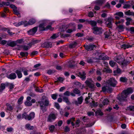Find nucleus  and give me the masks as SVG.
<instances>
[{
	"instance_id": "obj_1",
	"label": "nucleus",
	"mask_w": 134,
	"mask_h": 134,
	"mask_svg": "<svg viewBox=\"0 0 134 134\" xmlns=\"http://www.w3.org/2000/svg\"><path fill=\"white\" fill-rule=\"evenodd\" d=\"M134 90L131 88H129L123 91L120 95H119L118 96V99L120 101H125L129 94L132 93Z\"/></svg>"
},
{
	"instance_id": "obj_2",
	"label": "nucleus",
	"mask_w": 134,
	"mask_h": 134,
	"mask_svg": "<svg viewBox=\"0 0 134 134\" xmlns=\"http://www.w3.org/2000/svg\"><path fill=\"white\" fill-rule=\"evenodd\" d=\"M36 21V20L34 18H32L29 20L28 22L26 21H23L18 23H14V25L17 27L23 25L24 26H26L28 25H32L34 24Z\"/></svg>"
},
{
	"instance_id": "obj_3",
	"label": "nucleus",
	"mask_w": 134,
	"mask_h": 134,
	"mask_svg": "<svg viewBox=\"0 0 134 134\" xmlns=\"http://www.w3.org/2000/svg\"><path fill=\"white\" fill-rule=\"evenodd\" d=\"M48 23V21L46 20L43 21V23L40 24L38 26V30L40 31H43L49 29L51 30H52L53 28H52L50 25L47 26L46 27H45L46 24Z\"/></svg>"
},
{
	"instance_id": "obj_4",
	"label": "nucleus",
	"mask_w": 134,
	"mask_h": 134,
	"mask_svg": "<svg viewBox=\"0 0 134 134\" xmlns=\"http://www.w3.org/2000/svg\"><path fill=\"white\" fill-rule=\"evenodd\" d=\"M35 115V114L34 112L31 113L29 115L26 113H25L22 114V117L26 120H30L34 118Z\"/></svg>"
},
{
	"instance_id": "obj_5",
	"label": "nucleus",
	"mask_w": 134,
	"mask_h": 134,
	"mask_svg": "<svg viewBox=\"0 0 134 134\" xmlns=\"http://www.w3.org/2000/svg\"><path fill=\"white\" fill-rule=\"evenodd\" d=\"M39 103L40 104L41 109L43 112H45L46 110V108L45 106H47L48 105L49 103L47 99H43L39 102Z\"/></svg>"
},
{
	"instance_id": "obj_6",
	"label": "nucleus",
	"mask_w": 134,
	"mask_h": 134,
	"mask_svg": "<svg viewBox=\"0 0 134 134\" xmlns=\"http://www.w3.org/2000/svg\"><path fill=\"white\" fill-rule=\"evenodd\" d=\"M66 27L68 29L66 31V32L68 33H70L76 30V25L74 23H71L68 25H67Z\"/></svg>"
},
{
	"instance_id": "obj_7",
	"label": "nucleus",
	"mask_w": 134,
	"mask_h": 134,
	"mask_svg": "<svg viewBox=\"0 0 134 134\" xmlns=\"http://www.w3.org/2000/svg\"><path fill=\"white\" fill-rule=\"evenodd\" d=\"M107 83L109 86L115 87L116 86L117 82L115 78H110L107 81Z\"/></svg>"
},
{
	"instance_id": "obj_8",
	"label": "nucleus",
	"mask_w": 134,
	"mask_h": 134,
	"mask_svg": "<svg viewBox=\"0 0 134 134\" xmlns=\"http://www.w3.org/2000/svg\"><path fill=\"white\" fill-rule=\"evenodd\" d=\"M115 60L118 63L121 64L123 67L125 66L127 63H129V62H127V63H126V61L124 60L122 58H119L118 57L115 58Z\"/></svg>"
},
{
	"instance_id": "obj_9",
	"label": "nucleus",
	"mask_w": 134,
	"mask_h": 134,
	"mask_svg": "<svg viewBox=\"0 0 134 134\" xmlns=\"http://www.w3.org/2000/svg\"><path fill=\"white\" fill-rule=\"evenodd\" d=\"M134 47V43L129 42L126 43L122 45L121 48L124 49H126Z\"/></svg>"
},
{
	"instance_id": "obj_10",
	"label": "nucleus",
	"mask_w": 134,
	"mask_h": 134,
	"mask_svg": "<svg viewBox=\"0 0 134 134\" xmlns=\"http://www.w3.org/2000/svg\"><path fill=\"white\" fill-rule=\"evenodd\" d=\"M104 1V0H99L96 1V5L94 8L96 10H98L100 9V7Z\"/></svg>"
},
{
	"instance_id": "obj_11",
	"label": "nucleus",
	"mask_w": 134,
	"mask_h": 134,
	"mask_svg": "<svg viewBox=\"0 0 134 134\" xmlns=\"http://www.w3.org/2000/svg\"><path fill=\"white\" fill-rule=\"evenodd\" d=\"M92 30H93V33L94 34H99L102 32V28L97 26L93 27Z\"/></svg>"
},
{
	"instance_id": "obj_12",
	"label": "nucleus",
	"mask_w": 134,
	"mask_h": 134,
	"mask_svg": "<svg viewBox=\"0 0 134 134\" xmlns=\"http://www.w3.org/2000/svg\"><path fill=\"white\" fill-rule=\"evenodd\" d=\"M87 85L90 88H91L93 90L94 89V85L93 82L91 80H87L85 82Z\"/></svg>"
},
{
	"instance_id": "obj_13",
	"label": "nucleus",
	"mask_w": 134,
	"mask_h": 134,
	"mask_svg": "<svg viewBox=\"0 0 134 134\" xmlns=\"http://www.w3.org/2000/svg\"><path fill=\"white\" fill-rule=\"evenodd\" d=\"M56 118V115L54 114H51L49 116L47 121L49 122H52L54 121Z\"/></svg>"
},
{
	"instance_id": "obj_14",
	"label": "nucleus",
	"mask_w": 134,
	"mask_h": 134,
	"mask_svg": "<svg viewBox=\"0 0 134 134\" xmlns=\"http://www.w3.org/2000/svg\"><path fill=\"white\" fill-rule=\"evenodd\" d=\"M113 21V19L111 18H108L107 20L106 21L105 23L108 27L109 28H111L112 25V23Z\"/></svg>"
},
{
	"instance_id": "obj_15",
	"label": "nucleus",
	"mask_w": 134,
	"mask_h": 134,
	"mask_svg": "<svg viewBox=\"0 0 134 134\" xmlns=\"http://www.w3.org/2000/svg\"><path fill=\"white\" fill-rule=\"evenodd\" d=\"M37 30V27H35L28 31V33L30 35H33L36 32Z\"/></svg>"
},
{
	"instance_id": "obj_16",
	"label": "nucleus",
	"mask_w": 134,
	"mask_h": 134,
	"mask_svg": "<svg viewBox=\"0 0 134 134\" xmlns=\"http://www.w3.org/2000/svg\"><path fill=\"white\" fill-rule=\"evenodd\" d=\"M86 74L83 71H81L79 72L77 74V75L82 79H85Z\"/></svg>"
},
{
	"instance_id": "obj_17",
	"label": "nucleus",
	"mask_w": 134,
	"mask_h": 134,
	"mask_svg": "<svg viewBox=\"0 0 134 134\" xmlns=\"http://www.w3.org/2000/svg\"><path fill=\"white\" fill-rule=\"evenodd\" d=\"M84 47L86 50L88 51H90L92 50L95 47V46L93 44H90L88 45H85Z\"/></svg>"
},
{
	"instance_id": "obj_18",
	"label": "nucleus",
	"mask_w": 134,
	"mask_h": 134,
	"mask_svg": "<svg viewBox=\"0 0 134 134\" xmlns=\"http://www.w3.org/2000/svg\"><path fill=\"white\" fill-rule=\"evenodd\" d=\"M83 98L82 97H79L77 98V101H75L74 102V103L76 105L81 104L82 102Z\"/></svg>"
},
{
	"instance_id": "obj_19",
	"label": "nucleus",
	"mask_w": 134,
	"mask_h": 134,
	"mask_svg": "<svg viewBox=\"0 0 134 134\" xmlns=\"http://www.w3.org/2000/svg\"><path fill=\"white\" fill-rule=\"evenodd\" d=\"M104 54H101L100 53H98V55L99 57L97 58V59L105 60L107 58L105 57L104 56Z\"/></svg>"
},
{
	"instance_id": "obj_20",
	"label": "nucleus",
	"mask_w": 134,
	"mask_h": 134,
	"mask_svg": "<svg viewBox=\"0 0 134 134\" xmlns=\"http://www.w3.org/2000/svg\"><path fill=\"white\" fill-rule=\"evenodd\" d=\"M21 68L18 70H17L15 72L17 74L18 78H20L22 77V74L21 72Z\"/></svg>"
},
{
	"instance_id": "obj_21",
	"label": "nucleus",
	"mask_w": 134,
	"mask_h": 134,
	"mask_svg": "<svg viewBox=\"0 0 134 134\" xmlns=\"http://www.w3.org/2000/svg\"><path fill=\"white\" fill-rule=\"evenodd\" d=\"M16 74L14 73H12L8 77V78L11 79H14L16 78Z\"/></svg>"
},
{
	"instance_id": "obj_22",
	"label": "nucleus",
	"mask_w": 134,
	"mask_h": 134,
	"mask_svg": "<svg viewBox=\"0 0 134 134\" xmlns=\"http://www.w3.org/2000/svg\"><path fill=\"white\" fill-rule=\"evenodd\" d=\"M31 43L29 44L27 46H24L23 47V48L25 50H27L29 49L32 46Z\"/></svg>"
},
{
	"instance_id": "obj_23",
	"label": "nucleus",
	"mask_w": 134,
	"mask_h": 134,
	"mask_svg": "<svg viewBox=\"0 0 134 134\" xmlns=\"http://www.w3.org/2000/svg\"><path fill=\"white\" fill-rule=\"evenodd\" d=\"M89 24H90L93 27H96L97 24V22L91 20L89 21L88 22Z\"/></svg>"
},
{
	"instance_id": "obj_24",
	"label": "nucleus",
	"mask_w": 134,
	"mask_h": 134,
	"mask_svg": "<svg viewBox=\"0 0 134 134\" xmlns=\"http://www.w3.org/2000/svg\"><path fill=\"white\" fill-rule=\"evenodd\" d=\"M21 71L23 72L24 75L25 76L28 75L27 72L28 70L25 68H21Z\"/></svg>"
},
{
	"instance_id": "obj_25",
	"label": "nucleus",
	"mask_w": 134,
	"mask_h": 134,
	"mask_svg": "<svg viewBox=\"0 0 134 134\" xmlns=\"http://www.w3.org/2000/svg\"><path fill=\"white\" fill-rule=\"evenodd\" d=\"M3 30L4 31H7V32L10 35H12L14 34V33H13L12 32H10V30L6 28H3Z\"/></svg>"
},
{
	"instance_id": "obj_26",
	"label": "nucleus",
	"mask_w": 134,
	"mask_h": 134,
	"mask_svg": "<svg viewBox=\"0 0 134 134\" xmlns=\"http://www.w3.org/2000/svg\"><path fill=\"white\" fill-rule=\"evenodd\" d=\"M6 106L7 107V109L9 111H11L13 110V108L9 104L7 103Z\"/></svg>"
},
{
	"instance_id": "obj_27",
	"label": "nucleus",
	"mask_w": 134,
	"mask_h": 134,
	"mask_svg": "<svg viewBox=\"0 0 134 134\" xmlns=\"http://www.w3.org/2000/svg\"><path fill=\"white\" fill-rule=\"evenodd\" d=\"M16 44V42L15 41H12L10 42L8 44V46L12 47H13L15 46Z\"/></svg>"
},
{
	"instance_id": "obj_28",
	"label": "nucleus",
	"mask_w": 134,
	"mask_h": 134,
	"mask_svg": "<svg viewBox=\"0 0 134 134\" xmlns=\"http://www.w3.org/2000/svg\"><path fill=\"white\" fill-rule=\"evenodd\" d=\"M118 31L119 32L123 31L124 30V27L122 25H120L118 27Z\"/></svg>"
},
{
	"instance_id": "obj_29",
	"label": "nucleus",
	"mask_w": 134,
	"mask_h": 134,
	"mask_svg": "<svg viewBox=\"0 0 134 134\" xmlns=\"http://www.w3.org/2000/svg\"><path fill=\"white\" fill-rule=\"evenodd\" d=\"M5 85L4 84L2 83L0 85V92H1L5 88Z\"/></svg>"
},
{
	"instance_id": "obj_30",
	"label": "nucleus",
	"mask_w": 134,
	"mask_h": 134,
	"mask_svg": "<svg viewBox=\"0 0 134 134\" xmlns=\"http://www.w3.org/2000/svg\"><path fill=\"white\" fill-rule=\"evenodd\" d=\"M5 85L4 84L2 83L0 85V92H1L5 88Z\"/></svg>"
},
{
	"instance_id": "obj_31",
	"label": "nucleus",
	"mask_w": 134,
	"mask_h": 134,
	"mask_svg": "<svg viewBox=\"0 0 134 134\" xmlns=\"http://www.w3.org/2000/svg\"><path fill=\"white\" fill-rule=\"evenodd\" d=\"M102 91L103 92H105L110 90V89L107 86L103 87L102 88Z\"/></svg>"
},
{
	"instance_id": "obj_32",
	"label": "nucleus",
	"mask_w": 134,
	"mask_h": 134,
	"mask_svg": "<svg viewBox=\"0 0 134 134\" xmlns=\"http://www.w3.org/2000/svg\"><path fill=\"white\" fill-rule=\"evenodd\" d=\"M127 21L126 23V25H129L130 24V23L132 19L130 18H126Z\"/></svg>"
},
{
	"instance_id": "obj_33",
	"label": "nucleus",
	"mask_w": 134,
	"mask_h": 134,
	"mask_svg": "<svg viewBox=\"0 0 134 134\" xmlns=\"http://www.w3.org/2000/svg\"><path fill=\"white\" fill-rule=\"evenodd\" d=\"M126 29L127 30L130 31L131 34H134V27H130V29L127 28Z\"/></svg>"
},
{
	"instance_id": "obj_34",
	"label": "nucleus",
	"mask_w": 134,
	"mask_h": 134,
	"mask_svg": "<svg viewBox=\"0 0 134 134\" xmlns=\"http://www.w3.org/2000/svg\"><path fill=\"white\" fill-rule=\"evenodd\" d=\"M23 99L24 97L23 96H21L18 99V104H20L22 103Z\"/></svg>"
},
{
	"instance_id": "obj_35",
	"label": "nucleus",
	"mask_w": 134,
	"mask_h": 134,
	"mask_svg": "<svg viewBox=\"0 0 134 134\" xmlns=\"http://www.w3.org/2000/svg\"><path fill=\"white\" fill-rule=\"evenodd\" d=\"M77 45V43L76 42H74L72 43L70 45V47L71 48L75 47Z\"/></svg>"
},
{
	"instance_id": "obj_36",
	"label": "nucleus",
	"mask_w": 134,
	"mask_h": 134,
	"mask_svg": "<svg viewBox=\"0 0 134 134\" xmlns=\"http://www.w3.org/2000/svg\"><path fill=\"white\" fill-rule=\"evenodd\" d=\"M115 15L119 16L120 17H122L124 16L123 13L121 12H117Z\"/></svg>"
},
{
	"instance_id": "obj_37",
	"label": "nucleus",
	"mask_w": 134,
	"mask_h": 134,
	"mask_svg": "<svg viewBox=\"0 0 134 134\" xmlns=\"http://www.w3.org/2000/svg\"><path fill=\"white\" fill-rule=\"evenodd\" d=\"M25 104L27 106H31L32 105L31 102L30 101H26L25 102Z\"/></svg>"
},
{
	"instance_id": "obj_38",
	"label": "nucleus",
	"mask_w": 134,
	"mask_h": 134,
	"mask_svg": "<svg viewBox=\"0 0 134 134\" xmlns=\"http://www.w3.org/2000/svg\"><path fill=\"white\" fill-rule=\"evenodd\" d=\"M45 45L47 47H51L52 45V43L51 42H47L45 43Z\"/></svg>"
},
{
	"instance_id": "obj_39",
	"label": "nucleus",
	"mask_w": 134,
	"mask_h": 134,
	"mask_svg": "<svg viewBox=\"0 0 134 134\" xmlns=\"http://www.w3.org/2000/svg\"><path fill=\"white\" fill-rule=\"evenodd\" d=\"M20 55L23 57L26 56L28 55V53L27 52H21L20 53Z\"/></svg>"
},
{
	"instance_id": "obj_40",
	"label": "nucleus",
	"mask_w": 134,
	"mask_h": 134,
	"mask_svg": "<svg viewBox=\"0 0 134 134\" xmlns=\"http://www.w3.org/2000/svg\"><path fill=\"white\" fill-rule=\"evenodd\" d=\"M63 99L64 101L65 102L68 104H69L70 103L68 97H63Z\"/></svg>"
},
{
	"instance_id": "obj_41",
	"label": "nucleus",
	"mask_w": 134,
	"mask_h": 134,
	"mask_svg": "<svg viewBox=\"0 0 134 134\" xmlns=\"http://www.w3.org/2000/svg\"><path fill=\"white\" fill-rule=\"evenodd\" d=\"M74 93L76 94H79L80 93V91L76 88H75L73 90Z\"/></svg>"
},
{
	"instance_id": "obj_42",
	"label": "nucleus",
	"mask_w": 134,
	"mask_h": 134,
	"mask_svg": "<svg viewBox=\"0 0 134 134\" xmlns=\"http://www.w3.org/2000/svg\"><path fill=\"white\" fill-rule=\"evenodd\" d=\"M25 127L26 128L28 129L31 130L34 127L33 126H31L29 124H26L25 125Z\"/></svg>"
},
{
	"instance_id": "obj_43",
	"label": "nucleus",
	"mask_w": 134,
	"mask_h": 134,
	"mask_svg": "<svg viewBox=\"0 0 134 134\" xmlns=\"http://www.w3.org/2000/svg\"><path fill=\"white\" fill-rule=\"evenodd\" d=\"M120 80L121 81L125 82L127 81V79L125 77H121L120 78Z\"/></svg>"
},
{
	"instance_id": "obj_44",
	"label": "nucleus",
	"mask_w": 134,
	"mask_h": 134,
	"mask_svg": "<svg viewBox=\"0 0 134 134\" xmlns=\"http://www.w3.org/2000/svg\"><path fill=\"white\" fill-rule=\"evenodd\" d=\"M132 12H131L130 10L125 12V14L127 15H132L133 14Z\"/></svg>"
},
{
	"instance_id": "obj_45",
	"label": "nucleus",
	"mask_w": 134,
	"mask_h": 134,
	"mask_svg": "<svg viewBox=\"0 0 134 134\" xmlns=\"http://www.w3.org/2000/svg\"><path fill=\"white\" fill-rule=\"evenodd\" d=\"M55 126L53 125H51L49 127V129L51 132H53L55 129Z\"/></svg>"
},
{
	"instance_id": "obj_46",
	"label": "nucleus",
	"mask_w": 134,
	"mask_h": 134,
	"mask_svg": "<svg viewBox=\"0 0 134 134\" xmlns=\"http://www.w3.org/2000/svg\"><path fill=\"white\" fill-rule=\"evenodd\" d=\"M109 102L108 100L107 99H105L103 101V104L104 105H107L108 104Z\"/></svg>"
},
{
	"instance_id": "obj_47",
	"label": "nucleus",
	"mask_w": 134,
	"mask_h": 134,
	"mask_svg": "<svg viewBox=\"0 0 134 134\" xmlns=\"http://www.w3.org/2000/svg\"><path fill=\"white\" fill-rule=\"evenodd\" d=\"M17 8H15L13 9V11H14V13L15 14L17 15L18 16V15H19V12L18 11V10H17Z\"/></svg>"
},
{
	"instance_id": "obj_48",
	"label": "nucleus",
	"mask_w": 134,
	"mask_h": 134,
	"mask_svg": "<svg viewBox=\"0 0 134 134\" xmlns=\"http://www.w3.org/2000/svg\"><path fill=\"white\" fill-rule=\"evenodd\" d=\"M70 93L68 91H66L64 93V95L65 96H69L70 95Z\"/></svg>"
},
{
	"instance_id": "obj_49",
	"label": "nucleus",
	"mask_w": 134,
	"mask_h": 134,
	"mask_svg": "<svg viewBox=\"0 0 134 134\" xmlns=\"http://www.w3.org/2000/svg\"><path fill=\"white\" fill-rule=\"evenodd\" d=\"M104 71H105L109 73L111 72H112L111 70L108 68H105L104 70Z\"/></svg>"
},
{
	"instance_id": "obj_50",
	"label": "nucleus",
	"mask_w": 134,
	"mask_h": 134,
	"mask_svg": "<svg viewBox=\"0 0 134 134\" xmlns=\"http://www.w3.org/2000/svg\"><path fill=\"white\" fill-rule=\"evenodd\" d=\"M2 3L3 4V6L4 5H5L6 6H8L10 4V3L9 2H2Z\"/></svg>"
},
{
	"instance_id": "obj_51",
	"label": "nucleus",
	"mask_w": 134,
	"mask_h": 134,
	"mask_svg": "<svg viewBox=\"0 0 134 134\" xmlns=\"http://www.w3.org/2000/svg\"><path fill=\"white\" fill-rule=\"evenodd\" d=\"M88 16L89 17H92L94 16V14L92 12H89L88 14Z\"/></svg>"
},
{
	"instance_id": "obj_52",
	"label": "nucleus",
	"mask_w": 134,
	"mask_h": 134,
	"mask_svg": "<svg viewBox=\"0 0 134 134\" xmlns=\"http://www.w3.org/2000/svg\"><path fill=\"white\" fill-rule=\"evenodd\" d=\"M57 95L56 94H53L51 95L52 98L54 99H55L57 98Z\"/></svg>"
},
{
	"instance_id": "obj_53",
	"label": "nucleus",
	"mask_w": 134,
	"mask_h": 134,
	"mask_svg": "<svg viewBox=\"0 0 134 134\" xmlns=\"http://www.w3.org/2000/svg\"><path fill=\"white\" fill-rule=\"evenodd\" d=\"M13 130V129L11 127H8L7 129V130L8 132H11Z\"/></svg>"
},
{
	"instance_id": "obj_54",
	"label": "nucleus",
	"mask_w": 134,
	"mask_h": 134,
	"mask_svg": "<svg viewBox=\"0 0 134 134\" xmlns=\"http://www.w3.org/2000/svg\"><path fill=\"white\" fill-rule=\"evenodd\" d=\"M128 109L131 111H133L134 110V106H130L128 108Z\"/></svg>"
},
{
	"instance_id": "obj_55",
	"label": "nucleus",
	"mask_w": 134,
	"mask_h": 134,
	"mask_svg": "<svg viewBox=\"0 0 134 134\" xmlns=\"http://www.w3.org/2000/svg\"><path fill=\"white\" fill-rule=\"evenodd\" d=\"M75 84L77 85L76 87L77 88L80 87L81 85V83L78 82H76Z\"/></svg>"
},
{
	"instance_id": "obj_56",
	"label": "nucleus",
	"mask_w": 134,
	"mask_h": 134,
	"mask_svg": "<svg viewBox=\"0 0 134 134\" xmlns=\"http://www.w3.org/2000/svg\"><path fill=\"white\" fill-rule=\"evenodd\" d=\"M109 64L112 67H113L115 64V62L113 61H110L109 63Z\"/></svg>"
},
{
	"instance_id": "obj_57",
	"label": "nucleus",
	"mask_w": 134,
	"mask_h": 134,
	"mask_svg": "<svg viewBox=\"0 0 134 134\" xmlns=\"http://www.w3.org/2000/svg\"><path fill=\"white\" fill-rule=\"evenodd\" d=\"M70 119L71 120V124H72V125L73 126H74V124L73 123V121H75V118H72L71 119Z\"/></svg>"
},
{
	"instance_id": "obj_58",
	"label": "nucleus",
	"mask_w": 134,
	"mask_h": 134,
	"mask_svg": "<svg viewBox=\"0 0 134 134\" xmlns=\"http://www.w3.org/2000/svg\"><path fill=\"white\" fill-rule=\"evenodd\" d=\"M54 105L55 107L58 109H59V108L60 106L58 103H55Z\"/></svg>"
},
{
	"instance_id": "obj_59",
	"label": "nucleus",
	"mask_w": 134,
	"mask_h": 134,
	"mask_svg": "<svg viewBox=\"0 0 134 134\" xmlns=\"http://www.w3.org/2000/svg\"><path fill=\"white\" fill-rule=\"evenodd\" d=\"M92 105L93 106H96L98 105L97 103L95 102L94 101H92Z\"/></svg>"
},
{
	"instance_id": "obj_60",
	"label": "nucleus",
	"mask_w": 134,
	"mask_h": 134,
	"mask_svg": "<svg viewBox=\"0 0 134 134\" xmlns=\"http://www.w3.org/2000/svg\"><path fill=\"white\" fill-rule=\"evenodd\" d=\"M7 41L5 40H3L0 43L2 45H4L7 43Z\"/></svg>"
},
{
	"instance_id": "obj_61",
	"label": "nucleus",
	"mask_w": 134,
	"mask_h": 134,
	"mask_svg": "<svg viewBox=\"0 0 134 134\" xmlns=\"http://www.w3.org/2000/svg\"><path fill=\"white\" fill-rule=\"evenodd\" d=\"M54 71L53 70H48L47 71V73L49 74H53L54 73Z\"/></svg>"
},
{
	"instance_id": "obj_62",
	"label": "nucleus",
	"mask_w": 134,
	"mask_h": 134,
	"mask_svg": "<svg viewBox=\"0 0 134 134\" xmlns=\"http://www.w3.org/2000/svg\"><path fill=\"white\" fill-rule=\"evenodd\" d=\"M57 37V36L56 34H54L52 36L51 38L52 39H54Z\"/></svg>"
},
{
	"instance_id": "obj_63",
	"label": "nucleus",
	"mask_w": 134,
	"mask_h": 134,
	"mask_svg": "<svg viewBox=\"0 0 134 134\" xmlns=\"http://www.w3.org/2000/svg\"><path fill=\"white\" fill-rule=\"evenodd\" d=\"M10 7L13 9V10L15 8H16V7L14 4H12L10 5Z\"/></svg>"
},
{
	"instance_id": "obj_64",
	"label": "nucleus",
	"mask_w": 134,
	"mask_h": 134,
	"mask_svg": "<svg viewBox=\"0 0 134 134\" xmlns=\"http://www.w3.org/2000/svg\"><path fill=\"white\" fill-rule=\"evenodd\" d=\"M23 42V39L18 40L16 41V42L17 43H21Z\"/></svg>"
}]
</instances>
